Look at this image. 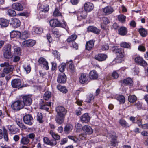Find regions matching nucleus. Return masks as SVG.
<instances>
[{"mask_svg": "<svg viewBox=\"0 0 148 148\" xmlns=\"http://www.w3.org/2000/svg\"><path fill=\"white\" fill-rule=\"evenodd\" d=\"M63 23H61L57 19H54L51 20L49 21V23L50 26L52 27H60L65 28L68 31L69 29L67 26L66 23L63 20Z\"/></svg>", "mask_w": 148, "mask_h": 148, "instance_id": "obj_1", "label": "nucleus"}, {"mask_svg": "<svg viewBox=\"0 0 148 148\" xmlns=\"http://www.w3.org/2000/svg\"><path fill=\"white\" fill-rule=\"evenodd\" d=\"M112 49L113 52L116 54L117 56L112 62V65H113L120 62V49L116 46L113 47Z\"/></svg>", "mask_w": 148, "mask_h": 148, "instance_id": "obj_2", "label": "nucleus"}, {"mask_svg": "<svg viewBox=\"0 0 148 148\" xmlns=\"http://www.w3.org/2000/svg\"><path fill=\"white\" fill-rule=\"evenodd\" d=\"M112 49L113 52L116 54L117 56L112 62V65H113L120 62V49L116 46L113 47Z\"/></svg>", "mask_w": 148, "mask_h": 148, "instance_id": "obj_3", "label": "nucleus"}, {"mask_svg": "<svg viewBox=\"0 0 148 148\" xmlns=\"http://www.w3.org/2000/svg\"><path fill=\"white\" fill-rule=\"evenodd\" d=\"M11 85L13 88L18 89L27 86V84H25L23 83L22 84L21 81L19 79H14L12 80L11 81Z\"/></svg>", "mask_w": 148, "mask_h": 148, "instance_id": "obj_4", "label": "nucleus"}, {"mask_svg": "<svg viewBox=\"0 0 148 148\" xmlns=\"http://www.w3.org/2000/svg\"><path fill=\"white\" fill-rule=\"evenodd\" d=\"M3 54L5 58L9 59L12 57L10 45H7L5 46L3 48Z\"/></svg>", "mask_w": 148, "mask_h": 148, "instance_id": "obj_5", "label": "nucleus"}, {"mask_svg": "<svg viewBox=\"0 0 148 148\" xmlns=\"http://www.w3.org/2000/svg\"><path fill=\"white\" fill-rule=\"evenodd\" d=\"M24 107V103L21 100H17L11 105V107L14 110L18 111Z\"/></svg>", "mask_w": 148, "mask_h": 148, "instance_id": "obj_6", "label": "nucleus"}, {"mask_svg": "<svg viewBox=\"0 0 148 148\" xmlns=\"http://www.w3.org/2000/svg\"><path fill=\"white\" fill-rule=\"evenodd\" d=\"M134 62L136 64L140 65L144 67L148 65V64L146 61L143 59V57L140 56H138L135 58Z\"/></svg>", "mask_w": 148, "mask_h": 148, "instance_id": "obj_7", "label": "nucleus"}, {"mask_svg": "<svg viewBox=\"0 0 148 148\" xmlns=\"http://www.w3.org/2000/svg\"><path fill=\"white\" fill-rule=\"evenodd\" d=\"M32 95H25L21 96L23 99V102L24 103V106L30 105L32 103V100L31 98Z\"/></svg>", "mask_w": 148, "mask_h": 148, "instance_id": "obj_8", "label": "nucleus"}, {"mask_svg": "<svg viewBox=\"0 0 148 148\" xmlns=\"http://www.w3.org/2000/svg\"><path fill=\"white\" fill-rule=\"evenodd\" d=\"M36 41L33 40L29 39L23 41L22 43V46L23 47H30L34 46Z\"/></svg>", "mask_w": 148, "mask_h": 148, "instance_id": "obj_9", "label": "nucleus"}, {"mask_svg": "<svg viewBox=\"0 0 148 148\" xmlns=\"http://www.w3.org/2000/svg\"><path fill=\"white\" fill-rule=\"evenodd\" d=\"M84 10L87 12L91 11L94 8V5L93 3L90 2H86L83 5Z\"/></svg>", "mask_w": 148, "mask_h": 148, "instance_id": "obj_10", "label": "nucleus"}, {"mask_svg": "<svg viewBox=\"0 0 148 148\" xmlns=\"http://www.w3.org/2000/svg\"><path fill=\"white\" fill-rule=\"evenodd\" d=\"M57 115L65 116L67 113V110L63 107L58 106L56 108Z\"/></svg>", "mask_w": 148, "mask_h": 148, "instance_id": "obj_11", "label": "nucleus"}, {"mask_svg": "<svg viewBox=\"0 0 148 148\" xmlns=\"http://www.w3.org/2000/svg\"><path fill=\"white\" fill-rule=\"evenodd\" d=\"M25 123L29 125H32L33 123V118L32 116L29 114L25 115L23 118Z\"/></svg>", "mask_w": 148, "mask_h": 148, "instance_id": "obj_12", "label": "nucleus"}, {"mask_svg": "<svg viewBox=\"0 0 148 148\" xmlns=\"http://www.w3.org/2000/svg\"><path fill=\"white\" fill-rule=\"evenodd\" d=\"M38 62L41 66L46 70H48L49 69L48 62L43 58L41 57L39 59Z\"/></svg>", "mask_w": 148, "mask_h": 148, "instance_id": "obj_13", "label": "nucleus"}, {"mask_svg": "<svg viewBox=\"0 0 148 148\" xmlns=\"http://www.w3.org/2000/svg\"><path fill=\"white\" fill-rule=\"evenodd\" d=\"M66 80V76L64 73H60L58 77L57 81L59 83H64Z\"/></svg>", "mask_w": 148, "mask_h": 148, "instance_id": "obj_14", "label": "nucleus"}, {"mask_svg": "<svg viewBox=\"0 0 148 148\" xmlns=\"http://www.w3.org/2000/svg\"><path fill=\"white\" fill-rule=\"evenodd\" d=\"M102 10L106 15H108L112 13L114 11L113 8L111 6H108L102 8Z\"/></svg>", "mask_w": 148, "mask_h": 148, "instance_id": "obj_15", "label": "nucleus"}, {"mask_svg": "<svg viewBox=\"0 0 148 148\" xmlns=\"http://www.w3.org/2000/svg\"><path fill=\"white\" fill-rule=\"evenodd\" d=\"M88 77L86 73H83L81 74L79 77V82L81 84H84L87 82Z\"/></svg>", "mask_w": 148, "mask_h": 148, "instance_id": "obj_16", "label": "nucleus"}, {"mask_svg": "<svg viewBox=\"0 0 148 148\" xmlns=\"http://www.w3.org/2000/svg\"><path fill=\"white\" fill-rule=\"evenodd\" d=\"M11 25L14 27H18L21 25L20 21L17 18H12V22L11 23Z\"/></svg>", "mask_w": 148, "mask_h": 148, "instance_id": "obj_17", "label": "nucleus"}, {"mask_svg": "<svg viewBox=\"0 0 148 148\" xmlns=\"http://www.w3.org/2000/svg\"><path fill=\"white\" fill-rule=\"evenodd\" d=\"M89 77L91 80H95L97 79L98 77V74L97 72L93 70L91 71L89 73Z\"/></svg>", "mask_w": 148, "mask_h": 148, "instance_id": "obj_18", "label": "nucleus"}, {"mask_svg": "<svg viewBox=\"0 0 148 148\" xmlns=\"http://www.w3.org/2000/svg\"><path fill=\"white\" fill-rule=\"evenodd\" d=\"M12 7L13 9L18 11H22L23 9V5L19 3H16L13 4Z\"/></svg>", "mask_w": 148, "mask_h": 148, "instance_id": "obj_19", "label": "nucleus"}, {"mask_svg": "<svg viewBox=\"0 0 148 148\" xmlns=\"http://www.w3.org/2000/svg\"><path fill=\"white\" fill-rule=\"evenodd\" d=\"M38 8L40 11L45 12H48L49 10V6L48 5H42L40 3L38 4Z\"/></svg>", "mask_w": 148, "mask_h": 148, "instance_id": "obj_20", "label": "nucleus"}, {"mask_svg": "<svg viewBox=\"0 0 148 148\" xmlns=\"http://www.w3.org/2000/svg\"><path fill=\"white\" fill-rule=\"evenodd\" d=\"M82 130L85 133L87 134H91L93 132V130L91 127L88 125H85L83 127Z\"/></svg>", "mask_w": 148, "mask_h": 148, "instance_id": "obj_21", "label": "nucleus"}, {"mask_svg": "<svg viewBox=\"0 0 148 148\" xmlns=\"http://www.w3.org/2000/svg\"><path fill=\"white\" fill-rule=\"evenodd\" d=\"M65 118V116L56 115L55 120L58 124L61 125L64 123Z\"/></svg>", "mask_w": 148, "mask_h": 148, "instance_id": "obj_22", "label": "nucleus"}, {"mask_svg": "<svg viewBox=\"0 0 148 148\" xmlns=\"http://www.w3.org/2000/svg\"><path fill=\"white\" fill-rule=\"evenodd\" d=\"M9 22V20L1 18H0V25L2 27H6L8 26Z\"/></svg>", "mask_w": 148, "mask_h": 148, "instance_id": "obj_23", "label": "nucleus"}, {"mask_svg": "<svg viewBox=\"0 0 148 148\" xmlns=\"http://www.w3.org/2000/svg\"><path fill=\"white\" fill-rule=\"evenodd\" d=\"M107 57V55L103 54H98L95 56V59L100 61L105 60Z\"/></svg>", "mask_w": 148, "mask_h": 148, "instance_id": "obj_24", "label": "nucleus"}, {"mask_svg": "<svg viewBox=\"0 0 148 148\" xmlns=\"http://www.w3.org/2000/svg\"><path fill=\"white\" fill-rule=\"evenodd\" d=\"M87 13L85 10L78 13L77 15L78 20H80L81 19L85 18L87 15Z\"/></svg>", "mask_w": 148, "mask_h": 148, "instance_id": "obj_25", "label": "nucleus"}, {"mask_svg": "<svg viewBox=\"0 0 148 148\" xmlns=\"http://www.w3.org/2000/svg\"><path fill=\"white\" fill-rule=\"evenodd\" d=\"M90 119L89 116L86 113L83 115L80 118L81 121L83 123H87L89 121Z\"/></svg>", "mask_w": 148, "mask_h": 148, "instance_id": "obj_26", "label": "nucleus"}, {"mask_svg": "<svg viewBox=\"0 0 148 148\" xmlns=\"http://www.w3.org/2000/svg\"><path fill=\"white\" fill-rule=\"evenodd\" d=\"M87 29L88 31L97 34H99L100 32V30L97 27L92 26L88 27L87 28Z\"/></svg>", "mask_w": 148, "mask_h": 148, "instance_id": "obj_27", "label": "nucleus"}, {"mask_svg": "<svg viewBox=\"0 0 148 148\" xmlns=\"http://www.w3.org/2000/svg\"><path fill=\"white\" fill-rule=\"evenodd\" d=\"M94 41L92 40H90L86 42L85 47L86 49L88 50H90L93 47Z\"/></svg>", "mask_w": 148, "mask_h": 148, "instance_id": "obj_28", "label": "nucleus"}, {"mask_svg": "<svg viewBox=\"0 0 148 148\" xmlns=\"http://www.w3.org/2000/svg\"><path fill=\"white\" fill-rule=\"evenodd\" d=\"M109 136L111 138V144L112 146H116L118 143L116 140V137L115 136H113L112 135H110Z\"/></svg>", "mask_w": 148, "mask_h": 148, "instance_id": "obj_29", "label": "nucleus"}, {"mask_svg": "<svg viewBox=\"0 0 148 148\" xmlns=\"http://www.w3.org/2000/svg\"><path fill=\"white\" fill-rule=\"evenodd\" d=\"M138 32L140 36L143 37H146L148 34L147 29L143 27L139 28L138 29Z\"/></svg>", "mask_w": 148, "mask_h": 148, "instance_id": "obj_30", "label": "nucleus"}, {"mask_svg": "<svg viewBox=\"0 0 148 148\" xmlns=\"http://www.w3.org/2000/svg\"><path fill=\"white\" fill-rule=\"evenodd\" d=\"M122 82V83L125 85L130 86L132 85L133 81L130 77H128L124 79Z\"/></svg>", "mask_w": 148, "mask_h": 148, "instance_id": "obj_31", "label": "nucleus"}, {"mask_svg": "<svg viewBox=\"0 0 148 148\" xmlns=\"http://www.w3.org/2000/svg\"><path fill=\"white\" fill-rule=\"evenodd\" d=\"M21 39L25 40L28 38L29 36V33L27 31H24L22 32L20 35Z\"/></svg>", "mask_w": 148, "mask_h": 148, "instance_id": "obj_32", "label": "nucleus"}, {"mask_svg": "<svg viewBox=\"0 0 148 148\" xmlns=\"http://www.w3.org/2000/svg\"><path fill=\"white\" fill-rule=\"evenodd\" d=\"M73 129V126L71 124H67L64 128V131L66 133L68 134L71 132Z\"/></svg>", "mask_w": 148, "mask_h": 148, "instance_id": "obj_33", "label": "nucleus"}, {"mask_svg": "<svg viewBox=\"0 0 148 148\" xmlns=\"http://www.w3.org/2000/svg\"><path fill=\"white\" fill-rule=\"evenodd\" d=\"M57 88L60 92L63 93H66L68 92V90L65 86H62L60 85H57Z\"/></svg>", "mask_w": 148, "mask_h": 148, "instance_id": "obj_34", "label": "nucleus"}, {"mask_svg": "<svg viewBox=\"0 0 148 148\" xmlns=\"http://www.w3.org/2000/svg\"><path fill=\"white\" fill-rule=\"evenodd\" d=\"M49 133L52 137L55 140H58L60 139V136L58 134L54 133L52 130H51Z\"/></svg>", "mask_w": 148, "mask_h": 148, "instance_id": "obj_35", "label": "nucleus"}, {"mask_svg": "<svg viewBox=\"0 0 148 148\" xmlns=\"http://www.w3.org/2000/svg\"><path fill=\"white\" fill-rule=\"evenodd\" d=\"M77 36L75 34H72L69 36L68 38L66 40V41L68 42L69 43L71 42H74L77 38Z\"/></svg>", "mask_w": 148, "mask_h": 148, "instance_id": "obj_36", "label": "nucleus"}, {"mask_svg": "<svg viewBox=\"0 0 148 148\" xmlns=\"http://www.w3.org/2000/svg\"><path fill=\"white\" fill-rule=\"evenodd\" d=\"M14 69V66L13 65H10V66L4 68L3 70L5 74H8L12 72Z\"/></svg>", "mask_w": 148, "mask_h": 148, "instance_id": "obj_37", "label": "nucleus"}, {"mask_svg": "<svg viewBox=\"0 0 148 148\" xmlns=\"http://www.w3.org/2000/svg\"><path fill=\"white\" fill-rule=\"evenodd\" d=\"M29 142L30 140L27 136L22 137L20 140V143L23 145H27Z\"/></svg>", "mask_w": 148, "mask_h": 148, "instance_id": "obj_38", "label": "nucleus"}, {"mask_svg": "<svg viewBox=\"0 0 148 148\" xmlns=\"http://www.w3.org/2000/svg\"><path fill=\"white\" fill-rule=\"evenodd\" d=\"M43 29L39 27H35L33 28L32 30V33L34 34H40L43 32Z\"/></svg>", "mask_w": 148, "mask_h": 148, "instance_id": "obj_39", "label": "nucleus"}, {"mask_svg": "<svg viewBox=\"0 0 148 148\" xmlns=\"http://www.w3.org/2000/svg\"><path fill=\"white\" fill-rule=\"evenodd\" d=\"M128 100L130 103H133L137 100V97L134 95H130L128 97Z\"/></svg>", "mask_w": 148, "mask_h": 148, "instance_id": "obj_40", "label": "nucleus"}, {"mask_svg": "<svg viewBox=\"0 0 148 148\" xmlns=\"http://www.w3.org/2000/svg\"><path fill=\"white\" fill-rule=\"evenodd\" d=\"M20 34L21 33L19 32L13 31L10 33V36L11 38H14L19 36Z\"/></svg>", "mask_w": 148, "mask_h": 148, "instance_id": "obj_41", "label": "nucleus"}, {"mask_svg": "<svg viewBox=\"0 0 148 148\" xmlns=\"http://www.w3.org/2000/svg\"><path fill=\"white\" fill-rule=\"evenodd\" d=\"M51 102H47L45 104L41 106V108L48 111L49 109V107L51 106Z\"/></svg>", "mask_w": 148, "mask_h": 148, "instance_id": "obj_42", "label": "nucleus"}, {"mask_svg": "<svg viewBox=\"0 0 148 148\" xmlns=\"http://www.w3.org/2000/svg\"><path fill=\"white\" fill-rule=\"evenodd\" d=\"M128 32L127 28L124 26H121V35L124 36L127 35Z\"/></svg>", "mask_w": 148, "mask_h": 148, "instance_id": "obj_43", "label": "nucleus"}, {"mask_svg": "<svg viewBox=\"0 0 148 148\" xmlns=\"http://www.w3.org/2000/svg\"><path fill=\"white\" fill-rule=\"evenodd\" d=\"M51 96V92L47 91L46 92L44 95L43 98L46 100H48Z\"/></svg>", "mask_w": 148, "mask_h": 148, "instance_id": "obj_44", "label": "nucleus"}, {"mask_svg": "<svg viewBox=\"0 0 148 148\" xmlns=\"http://www.w3.org/2000/svg\"><path fill=\"white\" fill-rule=\"evenodd\" d=\"M9 131L11 133L15 134L18 130V129L15 127L13 125H10L8 127Z\"/></svg>", "mask_w": 148, "mask_h": 148, "instance_id": "obj_45", "label": "nucleus"}, {"mask_svg": "<svg viewBox=\"0 0 148 148\" xmlns=\"http://www.w3.org/2000/svg\"><path fill=\"white\" fill-rule=\"evenodd\" d=\"M131 44L130 43H127L123 42H121V47L127 48L130 49L131 47Z\"/></svg>", "mask_w": 148, "mask_h": 148, "instance_id": "obj_46", "label": "nucleus"}, {"mask_svg": "<svg viewBox=\"0 0 148 148\" xmlns=\"http://www.w3.org/2000/svg\"><path fill=\"white\" fill-rule=\"evenodd\" d=\"M6 13L10 16H15L16 14L15 11L12 9L8 10Z\"/></svg>", "mask_w": 148, "mask_h": 148, "instance_id": "obj_47", "label": "nucleus"}, {"mask_svg": "<svg viewBox=\"0 0 148 148\" xmlns=\"http://www.w3.org/2000/svg\"><path fill=\"white\" fill-rule=\"evenodd\" d=\"M53 15L54 17H62V14L60 12L58 9L56 8L53 12Z\"/></svg>", "mask_w": 148, "mask_h": 148, "instance_id": "obj_48", "label": "nucleus"}, {"mask_svg": "<svg viewBox=\"0 0 148 148\" xmlns=\"http://www.w3.org/2000/svg\"><path fill=\"white\" fill-rule=\"evenodd\" d=\"M66 67V64L65 63H62L58 66L59 71L62 73H63Z\"/></svg>", "mask_w": 148, "mask_h": 148, "instance_id": "obj_49", "label": "nucleus"}, {"mask_svg": "<svg viewBox=\"0 0 148 148\" xmlns=\"http://www.w3.org/2000/svg\"><path fill=\"white\" fill-rule=\"evenodd\" d=\"M43 116L41 113H38L37 115V120L40 123H42L43 121L42 120Z\"/></svg>", "mask_w": 148, "mask_h": 148, "instance_id": "obj_50", "label": "nucleus"}, {"mask_svg": "<svg viewBox=\"0 0 148 148\" xmlns=\"http://www.w3.org/2000/svg\"><path fill=\"white\" fill-rule=\"evenodd\" d=\"M2 129L3 132L4 138L5 140L6 141L8 140V136L7 131L5 128L4 127H3Z\"/></svg>", "mask_w": 148, "mask_h": 148, "instance_id": "obj_51", "label": "nucleus"}, {"mask_svg": "<svg viewBox=\"0 0 148 148\" xmlns=\"http://www.w3.org/2000/svg\"><path fill=\"white\" fill-rule=\"evenodd\" d=\"M23 68L26 71L27 73H29L31 70V68L30 65L27 64H25L23 66Z\"/></svg>", "mask_w": 148, "mask_h": 148, "instance_id": "obj_52", "label": "nucleus"}, {"mask_svg": "<svg viewBox=\"0 0 148 148\" xmlns=\"http://www.w3.org/2000/svg\"><path fill=\"white\" fill-rule=\"evenodd\" d=\"M121 126L125 128L129 127V124L124 119H121Z\"/></svg>", "mask_w": 148, "mask_h": 148, "instance_id": "obj_53", "label": "nucleus"}, {"mask_svg": "<svg viewBox=\"0 0 148 148\" xmlns=\"http://www.w3.org/2000/svg\"><path fill=\"white\" fill-rule=\"evenodd\" d=\"M94 97L93 95L91 94H89L88 95L87 98L86 100V101L88 103H90L91 100L93 99Z\"/></svg>", "mask_w": 148, "mask_h": 148, "instance_id": "obj_54", "label": "nucleus"}, {"mask_svg": "<svg viewBox=\"0 0 148 148\" xmlns=\"http://www.w3.org/2000/svg\"><path fill=\"white\" fill-rule=\"evenodd\" d=\"M125 59V52L124 51V49H121V62L122 61H124Z\"/></svg>", "mask_w": 148, "mask_h": 148, "instance_id": "obj_55", "label": "nucleus"}, {"mask_svg": "<svg viewBox=\"0 0 148 148\" xmlns=\"http://www.w3.org/2000/svg\"><path fill=\"white\" fill-rule=\"evenodd\" d=\"M21 50L19 47L15 48L14 49V52L15 54L18 55H20L21 53Z\"/></svg>", "mask_w": 148, "mask_h": 148, "instance_id": "obj_56", "label": "nucleus"}, {"mask_svg": "<svg viewBox=\"0 0 148 148\" xmlns=\"http://www.w3.org/2000/svg\"><path fill=\"white\" fill-rule=\"evenodd\" d=\"M52 53L53 54L54 56H55V58H56L58 60L60 59V55L59 53L57 51H53Z\"/></svg>", "mask_w": 148, "mask_h": 148, "instance_id": "obj_57", "label": "nucleus"}, {"mask_svg": "<svg viewBox=\"0 0 148 148\" xmlns=\"http://www.w3.org/2000/svg\"><path fill=\"white\" fill-rule=\"evenodd\" d=\"M69 68L71 72L73 73L75 72V68L74 65L72 63L70 64L69 65Z\"/></svg>", "mask_w": 148, "mask_h": 148, "instance_id": "obj_58", "label": "nucleus"}, {"mask_svg": "<svg viewBox=\"0 0 148 148\" xmlns=\"http://www.w3.org/2000/svg\"><path fill=\"white\" fill-rule=\"evenodd\" d=\"M26 136L28 138H29L32 140H34V139L35 135L34 133H31L27 135Z\"/></svg>", "mask_w": 148, "mask_h": 148, "instance_id": "obj_59", "label": "nucleus"}, {"mask_svg": "<svg viewBox=\"0 0 148 148\" xmlns=\"http://www.w3.org/2000/svg\"><path fill=\"white\" fill-rule=\"evenodd\" d=\"M17 123L19 127L22 129L26 130L27 129V127L23 123H21L20 122H17Z\"/></svg>", "mask_w": 148, "mask_h": 148, "instance_id": "obj_60", "label": "nucleus"}, {"mask_svg": "<svg viewBox=\"0 0 148 148\" xmlns=\"http://www.w3.org/2000/svg\"><path fill=\"white\" fill-rule=\"evenodd\" d=\"M46 12H43L41 11H40L39 12V14L40 16V18H45L46 17V15L45 14V13Z\"/></svg>", "mask_w": 148, "mask_h": 148, "instance_id": "obj_61", "label": "nucleus"}, {"mask_svg": "<svg viewBox=\"0 0 148 148\" xmlns=\"http://www.w3.org/2000/svg\"><path fill=\"white\" fill-rule=\"evenodd\" d=\"M83 110L80 107H79L78 109L76 110L75 113L77 115H79L82 114V111Z\"/></svg>", "mask_w": 148, "mask_h": 148, "instance_id": "obj_62", "label": "nucleus"}, {"mask_svg": "<svg viewBox=\"0 0 148 148\" xmlns=\"http://www.w3.org/2000/svg\"><path fill=\"white\" fill-rule=\"evenodd\" d=\"M138 49L141 52H144L146 51V49L145 47L144 46L140 45L138 47Z\"/></svg>", "mask_w": 148, "mask_h": 148, "instance_id": "obj_63", "label": "nucleus"}, {"mask_svg": "<svg viewBox=\"0 0 148 148\" xmlns=\"http://www.w3.org/2000/svg\"><path fill=\"white\" fill-rule=\"evenodd\" d=\"M102 20L103 21V23L106 25L110 23L109 20H108V18L106 17H103L102 18Z\"/></svg>", "mask_w": 148, "mask_h": 148, "instance_id": "obj_64", "label": "nucleus"}]
</instances>
